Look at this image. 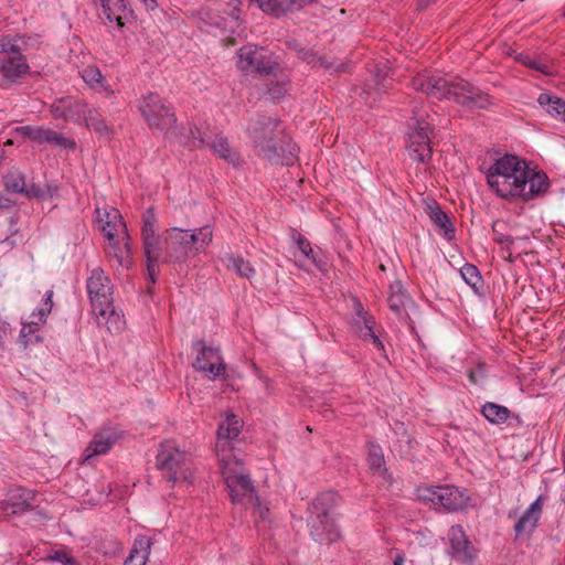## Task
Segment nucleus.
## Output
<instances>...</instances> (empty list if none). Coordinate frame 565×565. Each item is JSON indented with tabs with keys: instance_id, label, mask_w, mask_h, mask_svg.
I'll return each instance as SVG.
<instances>
[{
	"instance_id": "4c0bfd02",
	"label": "nucleus",
	"mask_w": 565,
	"mask_h": 565,
	"mask_svg": "<svg viewBox=\"0 0 565 565\" xmlns=\"http://www.w3.org/2000/svg\"><path fill=\"white\" fill-rule=\"evenodd\" d=\"M20 134L28 137L29 139L39 143H50L52 129L36 127V126H23L18 129Z\"/></svg>"
},
{
	"instance_id": "e2e57ef3",
	"label": "nucleus",
	"mask_w": 565,
	"mask_h": 565,
	"mask_svg": "<svg viewBox=\"0 0 565 565\" xmlns=\"http://www.w3.org/2000/svg\"><path fill=\"white\" fill-rule=\"evenodd\" d=\"M143 2H147V0H142Z\"/></svg>"
},
{
	"instance_id": "6e6552de",
	"label": "nucleus",
	"mask_w": 565,
	"mask_h": 565,
	"mask_svg": "<svg viewBox=\"0 0 565 565\" xmlns=\"http://www.w3.org/2000/svg\"><path fill=\"white\" fill-rule=\"evenodd\" d=\"M156 465L158 469L163 471L166 479L170 482H191L193 478L189 455L180 450L172 440H167L160 445Z\"/></svg>"
},
{
	"instance_id": "9d476101",
	"label": "nucleus",
	"mask_w": 565,
	"mask_h": 565,
	"mask_svg": "<svg viewBox=\"0 0 565 565\" xmlns=\"http://www.w3.org/2000/svg\"><path fill=\"white\" fill-rule=\"evenodd\" d=\"M278 61L263 46L248 43L236 53V65L242 71L254 70L263 76H269L277 70Z\"/></svg>"
},
{
	"instance_id": "f704fd0d",
	"label": "nucleus",
	"mask_w": 565,
	"mask_h": 565,
	"mask_svg": "<svg viewBox=\"0 0 565 565\" xmlns=\"http://www.w3.org/2000/svg\"><path fill=\"white\" fill-rule=\"evenodd\" d=\"M84 122L87 128L93 129L95 132L99 134L103 137L108 138L111 135V129L108 127V125L102 118L100 114L95 108L90 107L89 111L85 117Z\"/></svg>"
},
{
	"instance_id": "aec40b11",
	"label": "nucleus",
	"mask_w": 565,
	"mask_h": 565,
	"mask_svg": "<svg viewBox=\"0 0 565 565\" xmlns=\"http://www.w3.org/2000/svg\"><path fill=\"white\" fill-rule=\"evenodd\" d=\"M542 514V497H539L531 505L524 511L519 521L514 525L516 537L529 536L537 525Z\"/></svg>"
},
{
	"instance_id": "39448f33",
	"label": "nucleus",
	"mask_w": 565,
	"mask_h": 565,
	"mask_svg": "<svg viewBox=\"0 0 565 565\" xmlns=\"http://www.w3.org/2000/svg\"><path fill=\"white\" fill-rule=\"evenodd\" d=\"M86 289L98 324L106 326L108 330L116 324V329H119V315L113 305V284L100 267L90 270Z\"/></svg>"
},
{
	"instance_id": "6ab92c4d",
	"label": "nucleus",
	"mask_w": 565,
	"mask_h": 565,
	"mask_svg": "<svg viewBox=\"0 0 565 565\" xmlns=\"http://www.w3.org/2000/svg\"><path fill=\"white\" fill-rule=\"evenodd\" d=\"M99 2L102 14L109 23H116L117 26H124L125 20L131 14L128 0H94Z\"/></svg>"
},
{
	"instance_id": "c9c22d12",
	"label": "nucleus",
	"mask_w": 565,
	"mask_h": 565,
	"mask_svg": "<svg viewBox=\"0 0 565 565\" xmlns=\"http://www.w3.org/2000/svg\"><path fill=\"white\" fill-rule=\"evenodd\" d=\"M367 461L371 470L377 475L384 477L387 472L385 467V459L381 446L371 443L369 445V457Z\"/></svg>"
},
{
	"instance_id": "e433bc0d",
	"label": "nucleus",
	"mask_w": 565,
	"mask_h": 565,
	"mask_svg": "<svg viewBox=\"0 0 565 565\" xmlns=\"http://www.w3.org/2000/svg\"><path fill=\"white\" fill-rule=\"evenodd\" d=\"M388 71L384 68L376 67L371 83H367L364 88V93L370 95L371 90L374 89L377 93H384L390 88L391 83L388 82Z\"/></svg>"
},
{
	"instance_id": "4d7b16f0",
	"label": "nucleus",
	"mask_w": 565,
	"mask_h": 565,
	"mask_svg": "<svg viewBox=\"0 0 565 565\" xmlns=\"http://www.w3.org/2000/svg\"><path fill=\"white\" fill-rule=\"evenodd\" d=\"M433 3V0H418L416 3L417 10L423 11Z\"/></svg>"
},
{
	"instance_id": "58836bf2",
	"label": "nucleus",
	"mask_w": 565,
	"mask_h": 565,
	"mask_svg": "<svg viewBox=\"0 0 565 565\" xmlns=\"http://www.w3.org/2000/svg\"><path fill=\"white\" fill-rule=\"evenodd\" d=\"M460 275L475 291H478L482 286V277L475 265L465 264L460 269Z\"/></svg>"
},
{
	"instance_id": "f8f14e48",
	"label": "nucleus",
	"mask_w": 565,
	"mask_h": 565,
	"mask_svg": "<svg viewBox=\"0 0 565 565\" xmlns=\"http://www.w3.org/2000/svg\"><path fill=\"white\" fill-rule=\"evenodd\" d=\"M0 54L3 55L1 73L9 82L14 83L29 72V65L20 53V47L10 38H0Z\"/></svg>"
},
{
	"instance_id": "603ef678",
	"label": "nucleus",
	"mask_w": 565,
	"mask_h": 565,
	"mask_svg": "<svg viewBox=\"0 0 565 565\" xmlns=\"http://www.w3.org/2000/svg\"><path fill=\"white\" fill-rule=\"evenodd\" d=\"M50 143H54L65 149H75L76 147V142L73 139L66 138L54 130H52Z\"/></svg>"
},
{
	"instance_id": "393cba45",
	"label": "nucleus",
	"mask_w": 565,
	"mask_h": 565,
	"mask_svg": "<svg viewBox=\"0 0 565 565\" xmlns=\"http://www.w3.org/2000/svg\"><path fill=\"white\" fill-rule=\"evenodd\" d=\"M150 548L151 540L148 536H137L124 565H146Z\"/></svg>"
},
{
	"instance_id": "7c9ffc66",
	"label": "nucleus",
	"mask_w": 565,
	"mask_h": 565,
	"mask_svg": "<svg viewBox=\"0 0 565 565\" xmlns=\"http://www.w3.org/2000/svg\"><path fill=\"white\" fill-rule=\"evenodd\" d=\"M211 149L223 160L236 164L239 161V156L232 149L227 138L216 136L214 141L210 145Z\"/></svg>"
},
{
	"instance_id": "9b49d317",
	"label": "nucleus",
	"mask_w": 565,
	"mask_h": 565,
	"mask_svg": "<svg viewBox=\"0 0 565 565\" xmlns=\"http://www.w3.org/2000/svg\"><path fill=\"white\" fill-rule=\"evenodd\" d=\"M423 501L433 503L448 511H458L468 505L469 497L454 486L426 487L418 490Z\"/></svg>"
},
{
	"instance_id": "72a5a7b5",
	"label": "nucleus",
	"mask_w": 565,
	"mask_h": 565,
	"mask_svg": "<svg viewBox=\"0 0 565 565\" xmlns=\"http://www.w3.org/2000/svg\"><path fill=\"white\" fill-rule=\"evenodd\" d=\"M70 99V107H66V121H73L76 124L84 122L85 117L87 113L89 111L90 107L78 99H75L74 97L68 96Z\"/></svg>"
},
{
	"instance_id": "37998d69",
	"label": "nucleus",
	"mask_w": 565,
	"mask_h": 565,
	"mask_svg": "<svg viewBox=\"0 0 565 565\" xmlns=\"http://www.w3.org/2000/svg\"><path fill=\"white\" fill-rule=\"evenodd\" d=\"M82 78L90 87L100 86L105 90L108 89L107 85L103 82L102 72L96 66L85 67L82 72Z\"/></svg>"
},
{
	"instance_id": "20e7f679",
	"label": "nucleus",
	"mask_w": 565,
	"mask_h": 565,
	"mask_svg": "<svg viewBox=\"0 0 565 565\" xmlns=\"http://www.w3.org/2000/svg\"><path fill=\"white\" fill-rule=\"evenodd\" d=\"M213 239L211 226L205 225L194 231L171 227L164 232L163 262L180 263L191 255L203 252Z\"/></svg>"
},
{
	"instance_id": "2eb2a0df",
	"label": "nucleus",
	"mask_w": 565,
	"mask_h": 565,
	"mask_svg": "<svg viewBox=\"0 0 565 565\" xmlns=\"http://www.w3.org/2000/svg\"><path fill=\"white\" fill-rule=\"evenodd\" d=\"M198 349V356L193 366L207 375L210 380H215L225 371V364L220 354L218 349L206 347L203 342L195 344Z\"/></svg>"
},
{
	"instance_id": "bf43d9fd",
	"label": "nucleus",
	"mask_w": 565,
	"mask_h": 565,
	"mask_svg": "<svg viewBox=\"0 0 565 565\" xmlns=\"http://www.w3.org/2000/svg\"><path fill=\"white\" fill-rule=\"evenodd\" d=\"M405 557L403 554H398L395 556L393 565H404Z\"/></svg>"
},
{
	"instance_id": "a211bd4d",
	"label": "nucleus",
	"mask_w": 565,
	"mask_h": 565,
	"mask_svg": "<svg viewBox=\"0 0 565 565\" xmlns=\"http://www.w3.org/2000/svg\"><path fill=\"white\" fill-rule=\"evenodd\" d=\"M375 320L362 308L361 303H356L355 318L352 328L365 341H371L377 350H384V344L380 337L374 332Z\"/></svg>"
},
{
	"instance_id": "8fccbe9b",
	"label": "nucleus",
	"mask_w": 565,
	"mask_h": 565,
	"mask_svg": "<svg viewBox=\"0 0 565 565\" xmlns=\"http://www.w3.org/2000/svg\"><path fill=\"white\" fill-rule=\"evenodd\" d=\"M70 99L67 97L60 98L51 105L52 116L56 119L66 118V107H70Z\"/></svg>"
},
{
	"instance_id": "5701e85b",
	"label": "nucleus",
	"mask_w": 565,
	"mask_h": 565,
	"mask_svg": "<svg viewBox=\"0 0 565 565\" xmlns=\"http://www.w3.org/2000/svg\"><path fill=\"white\" fill-rule=\"evenodd\" d=\"M116 441V436L110 431L95 434L84 451V461H89L95 456L107 454Z\"/></svg>"
},
{
	"instance_id": "ddd939ff",
	"label": "nucleus",
	"mask_w": 565,
	"mask_h": 565,
	"mask_svg": "<svg viewBox=\"0 0 565 565\" xmlns=\"http://www.w3.org/2000/svg\"><path fill=\"white\" fill-rule=\"evenodd\" d=\"M242 428V422L234 414H228L218 425L216 431L215 451L222 462L231 460L230 452L233 450L234 444L237 440Z\"/></svg>"
},
{
	"instance_id": "6e6d98bb",
	"label": "nucleus",
	"mask_w": 565,
	"mask_h": 565,
	"mask_svg": "<svg viewBox=\"0 0 565 565\" xmlns=\"http://www.w3.org/2000/svg\"><path fill=\"white\" fill-rule=\"evenodd\" d=\"M527 66L531 67V68L537 70L540 72H543L545 74H548V71L546 70V67L541 65V64H539L535 61L529 62Z\"/></svg>"
},
{
	"instance_id": "49530a36",
	"label": "nucleus",
	"mask_w": 565,
	"mask_h": 565,
	"mask_svg": "<svg viewBox=\"0 0 565 565\" xmlns=\"http://www.w3.org/2000/svg\"><path fill=\"white\" fill-rule=\"evenodd\" d=\"M52 297H53V291L52 290H47L45 292V297H44L42 306L36 311H34L32 313L33 320L38 321L39 324L41 322L45 321L46 317L49 316V313L52 310V307H53Z\"/></svg>"
},
{
	"instance_id": "412c9836",
	"label": "nucleus",
	"mask_w": 565,
	"mask_h": 565,
	"mask_svg": "<svg viewBox=\"0 0 565 565\" xmlns=\"http://www.w3.org/2000/svg\"><path fill=\"white\" fill-rule=\"evenodd\" d=\"M259 8L265 12L275 17H280L287 12L300 10L317 0H256Z\"/></svg>"
},
{
	"instance_id": "13d9d810",
	"label": "nucleus",
	"mask_w": 565,
	"mask_h": 565,
	"mask_svg": "<svg viewBox=\"0 0 565 565\" xmlns=\"http://www.w3.org/2000/svg\"><path fill=\"white\" fill-rule=\"evenodd\" d=\"M515 60L519 61L520 63L526 65V66H527L529 62H532V60L529 56H525V55H522V54H519L518 56H515Z\"/></svg>"
},
{
	"instance_id": "a18cd8bd",
	"label": "nucleus",
	"mask_w": 565,
	"mask_h": 565,
	"mask_svg": "<svg viewBox=\"0 0 565 565\" xmlns=\"http://www.w3.org/2000/svg\"><path fill=\"white\" fill-rule=\"evenodd\" d=\"M500 225L499 222H494L492 226V233H493V241L498 244L504 245L505 249L508 252L507 259L509 262H512V246L514 245V238L510 235H505L502 232L499 231L498 226Z\"/></svg>"
},
{
	"instance_id": "423d86ee",
	"label": "nucleus",
	"mask_w": 565,
	"mask_h": 565,
	"mask_svg": "<svg viewBox=\"0 0 565 565\" xmlns=\"http://www.w3.org/2000/svg\"><path fill=\"white\" fill-rule=\"evenodd\" d=\"M335 503V493L327 491L319 494L309 505L308 525L310 534L319 543H332L340 536L331 518Z\"/></svg>"
},
{
	"instance_id": "2f4dec72",
	"label": "nucleus",
	"mask_w": 565,
	"mask_h": 565,
	"mask_svg": "<svg viewBox=\"0 0 565 565\" xmlns=\"http://www.w3.org/2000/svg\"><path fill=\"white\" fill-rule=\"evenodd\" d=\"M481 413L487 420L495 425L505 423L510 417L509 408L491 402H488L482 406Z\"/></svg>"
},
{
	"instance_id": "0e129e2a",
	"label": "nucleus",
	"mask_w": 565,
	"mask_h": 565,
	"mask_svg": "<svg viewBox=\"0 0 565 565\" xmlns=\"http://www.w3.org/2000/svg\"><path fill=\"white\" fill-rule=\"evenodd\" d=\"M564 15H565V11H564Z\"/></svg>"
},
{
	"instance_id": "3c124183",
	"label": "nucleus",
	"mask_w": 565,
	"mask_h": 565,
	"mask_svg": "<svg viewBox=\"0 0 565 565\" xmlns=\"http://www.w3.org/2000/svg\"><path fill=\"white\" fill-rule=\"evenodd\" d=\"M49 558L63 565H78V562L64 550L54 551Z\"/></svg>"
},
{
	"instance_id": "4be33fe9",
	"label": "nucleus",
	"mask_w": 565,
	"mask_h": 565,
	"mask_svg": "<svg viewBox=\"0 0 565 565\" xmlns=\"http://www.w3.org/2000/svg\"><path fill=\"white\" fill-rule=\"evenodd\" d=\"M273 78L267 84L266 94L274 102H280L285 98L290 87V76L282 70L280 64H277V70L270 75Z\"/></svg>"
},
{
	"instance_id": "052dcab7",
	"label": "nucleus",
	"mask_w": 565,
	"mask_h": 565,
	"mask_svg": "<svg viewBox=\"0 0 565 565\" xmlns=\"http://www.w3.org/2000/svg\"><path fill=\"white\" fill-rule=\"evenodd\" d=\"M7 207L6 200L0 195V211Z\"/></svg>"
},
{
	"instance_id": "5fc2aeb1",
	"label": "nucleus",
	"mask_w": 565,
	"mask_h": 565,
	"mask_svg": "<svg viewBox=\"0 0 565 565\" xmlns=\"http://www.w3.org/2000/svg\"><path fill=\"white\" fill-rule=\"evenodd\" d=\"M249 503L253 504V507L255 508V511L258 514L259 519H262V520L267 519V514L269 512V509L267 505L263 504L262 502H260V507L257 505L255 502H249Z\"/></svg>"
},
{
	"instance_id": "cd10ccee",
	"label": "nucleus",
	"mask_w": 565,
	"mask_h": 565,
	"mask_svg": "<svg viewBox=\"0 0 565 565\" xmlns=\"http://www.w3.org/2000/svg\"><path fill=\"white\" fill-rule=\"evenodd\" d=\"M448 540L455 556L470 558L469 541L460 525H454L448 531Z\"/></svg>"
},
{
	"instance_id": "c85d7f7f",
	"label": "nucleus",
	"mask_w": 565,
	"mask_h": 565,
	"mask_svg": "<svg viewBox=\"0 0 565 565\" xmlns=\"http://www.w3.org/2000/svg\"><path fill=\"white\" fill-rule=\"evenodd\" d=\"M408 295L399 280L390 285L387 303L390 309L396 315H402L405 310Z\"/></svg>"
},
{
	"instance_id": "864d4df0",
	"label": "nucleus",
	"mask_w": 565,
	"mask_h": 565,
	"mask_svg": "<svg viewBox=\"0 0 565 565\" xmlns=\"http://www.w3.org/2000/svg\"><path fill=\"white\" fill-rule=\"evenodd\" d=\"M157 265H158V262H147L148 278L152 284H154L156 279H157V271H156Z\"/></svg>"
},
{
	"instance_id": "c756f323",
	"label": "nucleus",
	"mask_w": 565,
	"mask_h": 565,
	"mask_svg": "<svg viewBox=\"0 0 565 565\" xmlns=\"http://www.w3.org/2000/svg\"><path fill=\"white\" fill-rule=\"evenodd\" d=\"M537 103L551 116L565 121V99L543 93L539 96Z\"/></svg>"
},
{
	"instance_id": "680f3d73",
	"label": "nucleus",
	"mask_w": 565,
	"mask_h": 565,
	"mask_svg": "<svg viewBox=\"0 0 565 565\" xmlns=\"http://www.w3.org/2000/svg\"><path fill=\"white\" fill-rule=\"evenodd\" d=\"M301 56L305 58V60H308L309 61V57H310V54L308 51H301Z\"/></svg>"
},
{
	"instance_id": "bb28decb",
	"label": "nucleus",
	"mask_w": 565,
	"mask_h": 565,
	"mask_svg": "<svg viewBox=\"0 0 565 565\" xmlns=\"http://www.w3.org/2000/svg\"><path fill=\"white\" fill-rule=\"evenodd\" d=\"M221 260L227 269L233 270L242 278L250 279L256 274L255 268L250 263L242 256L227 253L221 257Z\"/></svg>"
},
{
	"instance_id": "a19ab883",
	"label": "nucleus",
	"mask_w": 565,
	"mask_h": 565,
	"mask_svg": "<svg viewBox=\"0 0 565 565\" xmlns=\"http://www.w3.org/2000/svg\"><path fill=\"white\" fill-rule=\"evenodd\" d=\"M180 143H185L190 148H200L206 142L205 134L198 127L189 128V135L181 138L179 135L177 138Z\"/></svg>"
},
{
	"instance_id": "1a4fd4ad",
	"label": "nucleus",
	"mask_w": 565,
	"mask_h": 565,
	"mask_svg": "<svg viewBox=\"0 0 565 565\" xmlns=\"http://www.w3.org/2000/svg\"><path fill=\"white\" fill-rule=\"evenodd\" d=\"M222 463V475L230 491L232 502L235 504L255 502L260 507V500L256 495L250 477L242 462L239 460H228Z\"/></svg>"
},
{
	"instance_id": "473e14b6",
	"label": "nucleus",
	"mask_w": 565,
	"mask_h": 565,
	"mask_svg": "<svg viewBox=\"0 0 565 565\" xmlns=\"http://www.w3.org/2000/svg\"><path fill=\"white\" fill-rule=\"evenodd\" d=\"M142 241L147 262H159L162 252H164V245H161L159 235L151 233L150 235H142Z\"/></svg>"
},
{
	"instance_id": "4468645a",
	"label": "nucleus",
	"mask_w": 565,
	"mask_h": 565,
	"mask_svg": "<svg viewBox=\"0 0 565 565\" xmlns=\"http://www.w3.org/2000/svg\"><path fill=\"white\" fill-rule=\"evenodd\" d=\"M428 130L429 122L420 118L416 119V126L408 135L409 156L422 163L428 162L433 154Z\"/></svg>"
},
{
	"instance_id": "a878e982",
	"label": "nucleus",
	"mask_w": 565,
	"mask_h": 565,
	"mask_svg": "<svg viewBox=\"0 0 565 565\" xmlns=\"http://www.w3.org/2000/svg\"><path fill=\"white\" fill-rule=\"evenodd\" d=\"M108 255L114 257L122 268H129L132 265V254L129 244V236H122V242L114 239L109 242Z\"/></svg>"
},
{
	"instance_id": "f3484780",
	"label": "nucleus",
	"mask_w": 565,
	"mask_h": 565,
	"mask_svg": "<svg viewBox=\"0 0 565 565\" xmlns=\"http://www.w3.org/2000/svg\"><path fill=\"white\" fill-rule=\"evenodd\" d=\"M96 213L100 230L108 242H114V239H118L120 236L128 235L126 224L117 209H96Z\"/></svg>"
},
{
	"instance_id": "f257e3e1",
	"label": "nucleus",
	"mask_w": 565,
	"mask_h": 565,
	"mask_svg": "<svg viewBox=\"0 0 565 565\" xmlns=\"http://www.w3.org/2000/svg\"><path fill=\"white\" fill-rule=\"evenodd\" d=\"M489 188L501 199L531 201L550 186L544 172L530 169L525 160L514 154L498 158L487 170Z\"/></svg>"
},
{
	"instance_id": "de8ad7c7",
	"label": "nucleus",
	"mask_w": 565,
	"mask_h": 565,
	"mask_svg": "<svg viewBox=\"0 0 565 565\" xmlns=\"http://www.w3.org/2000/svg\"><path fill=\"white\" fill-rule=\"evenodd\" d=\"M157 217L153 207L147 209L142 215L141 235L156 234Z\"/></svg>"
},
{
	"instance_id": "c03bdc74",
	"label": "nucleus",
	"mask_w": 565,
	"mask_h": 565,
	"mask_svg": "<svg viewBox=\"0 0 565 565\" xmlns=\"http://www.w3.org/2000/svg\"><path fill=\"white\" fill-rule=\"evenodd\" d=\"M231 7V10L226 13V18H223L225 20V25L223 26V31L234 33L236 31V26L238 25L239 14L241 10L238 8V1L237 0H231L228 3Z\"/></svg>"
},
{
	"instance_id": "09e8293b",
	"label": "nucleus",
	"mask_w": 565,
	"mask_h": 565,
	"mask_svg": "<svg viewBox=\"0 0 565 565\" xmlns=\"http://www.w3.org/2000/svg\"><path fill=\"white\" fill-rule=\"evenodd\" d=\"M294 239H295L300 253L307 259H309L311 263L316 264V257L313 255V250H312L310 242L301 234L294 235Z\"/></svg>"
},
{
	"instance_id": "79ce46f5",
	"label": "nucleus",
	"mask_w": 565,
	"mask_h": 565,
	"mask_svg": "<svg viewBox=\"0 0 565 565\" xmlns=\"http://www.w3.org/2000/svg\"><path fill=\"white\" fill-rule=\"evenodd\" d=\"M20 339L25 347L31 343L39 342V322L35 320H31L30 322L23 323L22 329L20 331Z\"/></svg>"
},
{
	"instance_id": "7ed1b4c3",
	"label": "nucleus",
	"mask_w": 565,
	"mask_h": 565,
	"mask_svg": "<svg viewBox=\"0 0 565 565\" xmlns=\"http://www.w3.org/2000/svg\"><path fill=\"white\" fill-rule=\"evenodd\" d=\"M247 134L255 147L270 162L281 166L295 163L297 147L285 135L279 119L257 115L250 119Z\"/></svg>"
},
{
	"instance_id": "ea45409f",
	"label": "nucleus",
	"mask_w": 565,
	"mask_h": 565,
	"mask_svg": "<svg viewBox=\"0 0 565 565\" xmlns=\"http://www.w3.org/2000/svg\"><path fill=\"white\" fill-rule=\"evenodd\" d=\"M4 188L12 193H23L25 188L24 175L19 171H9L4 178Z\"/></svg>"
},
{
	"instance_id": "0eeeda50",
	"label": "nucleus",
	"mask_w": 565,
	"mask_h": 565,
	"mask_svg": "<svg viewBox=\"0 0 565 565\" xmlns=\"http://www.w3.org/2000/svg\"><path fill=\"white\" fill-rule=\"evenodd\" d=\"M139 109L149 128L159 131L168 138H177V117L173 108L167 105L159 95L150 93L145 96Z\"/></svg>"
},
{
	"instance_id": "f03ea898",
	"label": "nucleus",
	"mask_w": 565,
	"mask_h": 565,
	"mask_svg": "<svg viewBox=\"0 0 565 565\" xmlns=\"http://www.w3.org/2000/svg\"><path fill=\"white\" fill-rule=\"evenodd\" d=\"M412 86L430 98L454 99L469 109H487L492 105V99L488 94L459 77L447 78L425 72L413 78Z\"/></svg>"
},
{
	"instance_id": "dca6fc26",
	"label": "nucleus",
	"mask_w": 565,
	"mask_h": 565,
	"mask_svg": "<svg viewBox=\"0 0 565 565\" xmlns=\"http://www.w3.org/2000/svg\"><path fill=\"white\" fill-rule=\"evenodd\" d=\"M36 493L25 488H14L8 498L0 501V511L6 515H19L33 509Z\"/></svg>"
},
{
	"instance_id": "b1692460",
	"label": "nucleus",
	"mask_w": 565,
	"mask_h": 565,
	"mask_svg": "<svg viewBox=\"0 0 565 565\" xmlns=\"http://www.w3.org/2000/svg\"><path fill=\"white\" fill-rule=\"evenodd\" d=\"M428 215L444 238L447 241L455 238L456 230L450 217L439 207V205H428Z\"/></svg>"
}]
</instances>
